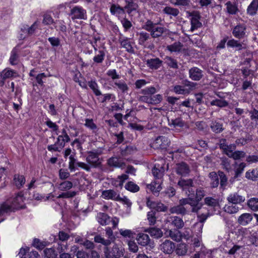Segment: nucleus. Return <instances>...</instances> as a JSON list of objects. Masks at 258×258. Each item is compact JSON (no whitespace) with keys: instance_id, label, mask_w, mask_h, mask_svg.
I'll list each match as a JSON object with an SVG mask.
<instances>
[{"instance_id":"7ed1b4c3","label":"nucleus","mask_w":258,"mask_h":258,"mask_svg":"<svg viewBox=\"0 0 258 258\" xmlns=\"http://www.w3.org/2000/svg\"><path fill=\"white\" fill-rule=\"evenodd\" d=\"M15 209H16V197L8 199L1 205L0 217L5 214L14 212Z\"/></svg>"},{"instance_id":"2f4dec72","label":"nucleus","mask_w":258,"mask_h":258,"mask_svg":"<svg viewBox=\"0 0 258 258\" xmlns=\"http://www.w3.org/2000/svg\"><path fill=\"white\" fill-rule=\"evenodd\" d=\"M147 186L154 194L158 193L162 189L160 181H154L148 184Z\"/></svg>"},{"instance_id":"2eb2a0df","label":"nucleus","mask_w":258,"mask_h":258,"mask_svg":"<svg viewBox=\"0 0 258 258\" xmlns=\"http://www.w3.org/2000/svg\"><path fill=\"white\" fill-rule=\"evenodd\" d=\"M110 10L112 15H115L118 18H123L125 16L124 10L118 5H112Z\"/></svg>"},{"instance_id":"680f3d73","label":"nucleus","mask_w":258,"mask_h":258,"mask_svg":"<svg viewBox=\"0 0 258 258\" xmlns=\"http://www.w3.org/2000/svg\"><path fill=\"white\" fill-rule=\"evenodd\" d=\"M245 153L242 151H235L231 157L234 160H239L244 158L245 156Z\"/></svg>"},{"instance_id":"774afa93","label":"nucleus","mask_w":258,"mask_h":258,"mask_svg":"<svg viewBox=\"0 0 258 258\" xmlns=\"http://www.w3.org/2000/svg\"><path fill=\"white\" fill-rule=\"evenodd\" d=\"M48 41L53 47H57L60 44V41L58 38L52 37L48 39Z\"/></svg>"},{"instance_id":"49530a36","label":"nucleus","mask_w":258,"mask_h":258,"mask_svg":"<svg viewBox=\"0 0 258 258\" xmlns=\"http://www.w3.org/2000/svg\"><path fill=\"white\" fill-rule=\"evenodd\" d=\"M170 211L172 213H176L178 214H185L186 213V209L180 204L179 206L171 208Z\"/></svg>"},{"instance_id":"c85d7f7f","label":"nucleus","mask_w":258,"mask_h":258,"mask_svg":"<svg viewBox=\"0 0 258 258\" xmlns=\"http://www.w3.org/2000/svg\"><path fill=\"white\" fill-rule=\"evenodd\" d=\"M128 178V175L126 174H122L118 176V177L113 182V184L116 187L121 188L124 182Z\"/></svg>"},{"instance_id":"f03ea898","label":"nucleus","mask_w":258,"mask_h":258,"mask_svg":"<svg viewBox=\"0 0 258 258\" xmlns=\"http://www.w3.org/2000/svg\"><path fill=\"white\" fill-rule=\"evenodd\" d=\"M168 168V164L166 163L164 159L157 161L154 164L152 169V173L156 179H160L162 177L165 170Z\"/></svg>"},{"instance_id":"4c0bfd02","label":"nucleus","mask_w":258,"mask_h":258,"mask_svg":"<svg viewBox=\"0 0 258 258\" xmlns=\"http://www.w3.org/2000/svg\"><path fill=\"white\" fill-rule=\"evenodd\" d=\"M98 155L97 153L94 152H90L87 157V162L92 165L97 164L98 161Z\"/></svg>"},{"instance_id":"6e6552de","label":"nucleus","mask_w":258,"mask_h":258,"mask_svg":"<svg viewBox=\"0 0 258 258\" xmlns=\"http://www.w3.org/2000/svg\"><path fill=\"white\" fill-rule=\"evenodd\" d=\"M169 140L165 137H158L153 143L155 148L166 149L169 144Z\"/></svg>"},{"instance_id":"338daca9","label":"nucleus","mask_w":258,"mask_h":258,"mask_svg":"<svg viewBox=\"0 0 258 258\" xmlns=\"http://www.w3.org/2000/svg\"><path fill=\"white\" fill-rule=\"evenodd\" d=\"M147 218L149 221L150 225H153L155 224L156 219L155 216V213L154 212H149L147 214Z\"/></svg>"},{"instance_id":"1a4fd4ad","label":"nucleus","mask_w":258,"mask_h":258,"mask_svg":"<svg viewBox=\"0 0 258 258\" xmlns=\"http://www.w3.org/2000/svg\"><path fill=\"white\" fill-rule=\"evenodd\" d=\"M174 169L176 173L180 176H185L188 174L189 168L184 162H181L176 164Z\"/></svg>"},{"instance_id":"13d9d810","label":"nucleus","mask_w":258,"mask_h":258,"mask_svg":"<svg viewBox=\"0 0 258 258\" xmlns=\"http://www.w3.org/2000/svg\"><path fill=\"white\" fill-rule=\"evenodd\" d=\"M98 53L94 57L93 60L96 63H101L104 60L105 54L102 50L99 51Z\"/></svg>"},{"instance_id":"e433bc0d","label":"nucleus","mask_w":258,"mask_h":258,"mask_svg":"<svg viewBox=\"0 0 258 258\" xmlns=\"http://www.w3.org/2000/svg\"><path fill=\"white\" fill-rule=\"evenodd\" d=\"M227 12L230 14H235L238 11L237 6L235 4L228 2L226 4Z\"/></svg>"},{"instance_id":"e2e57ef3","label":"nucleus","mask_w":258,"mask_h":258,"mask_svg":"<svg viewBox=\"0 0 258 258\" xmlns=\"http://www.w3.org/2000/svg\"><path fill=\"white\" fill-rule=\"evenodd\" d=\"M227 45L231 47H235L238 49H240L242 48V45L237 40L233 39L228 41Z\"/></svg>"},{"instance_id":"a18cd8bd","label":"nucleus","mask_w":258,"mask_h":258,"mask_svg":"<svg viewBox=\"0 0 258 258\" xmlns=\"http://www.w3.org/2000/svg\"><path fill=\"white\" fill-rule=\"evenodd\" d=\"M70 141V138L66 133H63L62 135L58 137L57 141L60 143L61 148L64 146L65 143Z\"/></svg>"},{"instance_id":"4d7b16f0","label":"nucleus","mask_w":258,"mask_h":258,"mask_svg":"<svg viewBox=\"0 0 258 258\" xmlns=\"http://www.w3.org/2000/svg\"><path fill=\"white\" fill-rule=\"evenodd\" d=\"M1 73V74H3L5 80L14 76V75L16 73L14 70H12L10 68H6Z\"/></svg>"},{"instance_id":"37998d69","label":"nucleus","mask_w":258,"mask_h":258,"mask_svg":"<svg viewBox=\"0 0 258 258\" xmlns=\"http://www.w3.org/2000/svg\"><path fill=\"white\" fill-rule=\"evenodd\" d=\"M45 258H56L57 253L54 249L50 248H46L44 250Z\"/></svg>"},{"instance_id":"79ce46f5","label":"nucleus","mask_w":258,"mask_h":258,"mask_svg":"<svg viewBox=\"0 0 258 258\" xmlns=\"http://www.w3.org/2000/svg\"><path fill=\"white\" fill-rule=\"evenodd\" d=\"M119 234L125 238H133L135 233L130 229H120L119 230Z\"/></svg>"},{"instance_id":"20e7f679","label":"nucleus","mask_w":258,"mask_h":258,"mask_svg":"<svg viewBox=\"0 0 258 258\" xmlns=\"http://www.w3.org/2000/svg\"><path fill=\"white\" fill-rule=\"evenodd\" d=\"M69 238L70 235L67 233L63 231L59 232L58 238L60 242L58 243L57 250L59 253L62 252L68 249V244L67 243H62V242L67 241Z\"/></svg>"},{"instance_id":"a211bd4d","label":"nucleus","mask_w":258,"mask_h":258,"mask_svg":"<svg viewBox=\"0 0 258 258\" xmlns=\"http://www.w3.org/2000/svg\"><path fill=\"white\" fill-rule=\"evenodd\" d=\"M136 239L138 244L143 246L148 245L150 242L149 236L145 233L138 234Z\"/></svg>"},{"instance_id":"f704fd0d","label":"nucleus","mask_w":258,"mask_h":258,"mask_svg":"<svg viewBox=\"0 0 258 258\" xmlns=\"http://www.w3.org/2000/svg\"><path fill=\"white\" fill-rule=\"evenodd\" d=\"M239 207L236 205L228 204L224 207V210L225 212L229 214H235L239 211Z\"/></svg>"},{"instance_id":"473e14b6","label":"nucleus","mask_w":258,"mask_h":258,"mask_svg":"<svg viewBox=\"0 0 258 258\" xmlns=\"http://www.w3.org/2000/svg\"><path fill=\"white\" fill-rule=\"evenodd\" d=\"M108 164L110 166L115 167H122L124 163L116 157L110 158L108 160Z\"/></svg>"},{"instance_id":"aec40b11","label":"nucleus","mask_w":258,"mask_h":258,"mask_svg":"<svg viewBox=\"0 0 258 258\" xmlns=\"http://www.w3.org/2000/svg\"><path fill=\"white\" fill-rule=\"evenodd\" d=\"M124 248L122 246H119L116 244L113 245L111 251H110L108 248V252H109L111 255L117 257L122 256L124 254Z\"/></svg>"},{"instance_id":"c03bdc74","label":"nucleus","mask_w":258,"mask_h":258,"mask_svg":"<svg viewBox=\"0 0 258 258\" xmlns=\"http://www.w3.org/2000/svg\"><path fill=\"white\" fill-rule=\"evenodd\" d=\"M94 50H97V47H103L104 44L101 42V38L99 36H95L93 38V41L91 42Z\"/></svg>"},{"instance_id":"5fc2aeb1","label":"nucleus","mask_w":258,"mask_h":258,"mask_svg":"<svg viewBox=\"0 0 258 258\" xmlns=\"http://www.w3.org/2000/svg\"><path fill=\"white\" fill-rule=\"evenodd\" d=\"M163 11L165 14L173 16H176L179 14V11L177 9L170 7H165Z\"/></svg>"},{"instance_id":"4be33fe9","label":"nucleus","mask_w":258,"mask_h":258,"mask_svg":"<svg viewBox=\"0 0 258 258\" xmlns=\"http://www.w3.org/2000/svg\"><path fill=\"white\" fill-rule=\"evenodd\" d=\"M145 232L149 233L152 237L158 238L162 236L163 232L160 228L152 227L146 229Z\"/></svg>"},{"instance_id":"a878e982","label":"nucleus","mask_w":258,"mask_h":258,"mask_svg":"<svg viewBox=\"0 0 258 258\" xmlns=\"http://www.w3.org/2000/svg\"><path fill=\"white\" fill-rule=\"evenodd\" d=\"M245 177L252 181L258 180V170L257 169H249L245 172Z\"/></svg>"},{"instance_id":"a19ab883","label":"nucleus","mask_w":258,"mask_h":258,"mask_svg":"<svg viewBox=\"0 0 258 258\" xmlns=\"http://www.w3.org/2000/svg\"><path fill=\"white\" fill-rule=\"evenodd\" d=\"M125 188L131 192H136L139 190V186L133 182L130 181L125 185Z\"/></svg>"},{"instance_id":"9b49d317","label":"nucleus","mask_w":258,"mask_h":258,"mask_svg":"<svg viewBox=\"0 0 258 258\" xmlns=\"http://www.w3.org/2000/svg\"><path fill=\"white\" fill-rule=\"evenodd\" d=\"M101 197L106 200H112L118 201L120 200V196L114 190L112 189H108L103 190L102 192Z\"/></svg>"},{"instance_id":"864d4df0","label":"nucleus","mask_w":258,"mask_h":258,"mask_svg":"<svg viewBox=\"0 0 258 258\" xmlns=\"http://www.w3.org/2000/svg\"><path fill=\"white\" fill-rule=\"evenodd\" d=\"M114 84L122 92H125L128 90V88L127 85L123 81H119L118 82H116Z\"/></svg>"},{"instance_id":"4468645a","label":"nucleus","mask_w":258,"mask_h":258,"mask_svg":"<svg viewBox=\"0 0 258 258\" xmlns=\"http://www.w3.org/2000/svg\"><path fill=\"white\" fill-rule=\"evenodd\" d=\"M167 222L171 223V225L176 227V229H180L184 226L183 220L177 216H170L167 220Z\"/></svg>"},{"instance_id":"7c9ffc66","label":"nucleus","mask_w":258,"mask_h":258,"mask_svg":"<svg viewBox=\"0 0 258 258\" xmlns=\"http://www.w3.org/2000/svg\"><path fill=\"white\" fill-rule=\"evenodd\" d=\"M98 222L102 225H105L109 223L110 222V218L108 216L103 213H99L97 216Z\"/></svg>"},{"instance_id":"f257e3e1","label":"nucleus","mask_w":258,"mask_h":258,"mask_svg":"<svg viewBox=\"0 0 258 258\" xmlns=\"http://www.w3.org/2000/svg\"><path fill=\"white\" fill-rule=\"evenodd\" d=\"M186 194L187 196V198L180 200L179 204L182 206L186 204L189 205L191 207L192 212L197 213L198 220L199 222L197 223L195 225V227H198V233H201L203 227V223L210 215L209 211L206 207H204L202 203L196 204V201L194 199L195 190H189V193L186 191Z\"/></svg>"},{"instance_id":"3c124183","label":"nucleus","mask_w":258,"mask_h":258,"mask_svg":"<svg viewBox=\"0 0 258 258\" xmlns=\"http://www.w3.org/2000/svg\"><path fill=\"white\" fill-rule=\"evenodd\" d=\"M205 196V191L202 188H199L197 189L196 194V204L200 203V201L203 199Z\"/></svg>"},{"instance_id":"6e6d98bb","label":"nucleus","mask_w":258,"mask_h":258,"mask_svg":"<svg viewBox=\"0 0 258 258\" xmlns=\"http://www.w3.org/2000/svg\"><path fill=\"white\" fill-rule=\"evenodd\" d=\"M164 31V29L161 27H157L153 28L152 30L151 35L153 37H157L162 35Z\"/></svg>"},{"instance_id":"9d476101","label":"nucleus","mask_w":258,"mask_h":258,"mask_svg":"<svg viewBox=\"0 0 258 258\" xmlns=\"http://www.w3.org/2000/svg\"><path fill=\"white\" fill-rule=\"evenodd\" d=\"M227 200L229 203L236 205L240 204L244 202L245 200V198L244 197L235 192L229 195L227 197Z\"/></svg>"},{"instance_id":"f3484780","label":"nucleus","mask_w":258,"mask_h":258,"mask_svg":"<svg viewBox=\"0 0 258 258\" xmlns=\"http://www.w3.org/2000/svg\"><path fill=\"white\" fill-rule=\"evenodd\" d=\"M167 48L171 52H181L184 50L183 45L180 42H176L169 45Z\"/></svg>"},{"instance_id":"423d86ee","label":"nucleus","mask_w":258,"mask_h":258,"mask_svg":"<svg viewBox=\"0 0 258 258\" xmlns=\"http://www.w3.org/2000/svg\"><path fill=\"white\" fill-rule=\"evenodd\" d=\"M86 11L81 7L76 6L73 8L71 11V15L73 19H86Z\"/></svg>"},{"instance_id":"c9c22d12","label":"nucleus","mask_w":258,"mask_h":258,"mask_svg":"<svg viewBox=\"0 0 258 258\" xmlns=\"http://www.w3.org/2000/svg\"><path fill=\"white\" fill-rule=\"evenodd\" d=\"M199 15H196L191 18V27L190 30L194 31L195 29L200 27L202 25L201 23L199 21Z\"/></svg>"},{"instance_id":"c756f323","label":"nucleus","mask_w":258,"mask_h":258,"mask_svg":"<svg viewBox=\"0 0 258 258\" xmlns=\"http://www.w3.org/2000/svg\"><path fill=\"white\" fill-rule=\"evenodd\" d=\"M38 26V22H35L29 28H25L23 30L24 34H21L20 38L23 39L28 34H32L35 30L37 29Z\"/></svg>"},{"instance_id":"603ef678","label":"nucleus","mask_w":258,"mask_h":258,"mask_svg":"<svg viewBox=\"0 0 258 258\" xmlns=\"http://www.w3.org/2000/svg\"><path fill=\"white\" fill-rule=\"evenodd\" d=\"M168 124L169 125L173 126L182 127L184 125V122L181 118H176L175 119L168 120Z\"/></svg>"},{"instance_id":"0e129e2a","label":"nucleus","mask_w":258,"mask_h":258,"mask_svg":"<svg viewBox=\"0 0 258 258\" xmlns=\"http://www.w3.org/2000/svg\"><path fill=\"white\" fill-rule=\"evenodd\" d=\"M89 86L97 96H99L101 94L100 91L98 89V85L95 81H91L89 82Z\"/></svg>"},{"instance_id":"052dcab7","label":"nucleus","mask_w":258,"mask_h":258,"mask_svg":"<svg viewBox=\"0 0 258 258\" xmlns=\"http://www.w3.org/2000/svg\"><path fill=\"white\" fill-rule=\"evenodd\" d=\"M187 252L186 245L185 244H179L176 249V253L180 255H184Z\"/></svg>"},{"instance_id":"de8ad7c7","label":"nucleus","mask_w":258,"mask_h":258,"mask_svg":"<svg viewBox=\"0 0 258 258\" xmlns=\"http://www.w3.org/2000/svg\"><path fill=\"white\" fill-rule=\"evenodd\" d=\"M209 177L211 179V186L213 187H217L219 184V179L216 173L215 172L210 173Z\"/></svg>"},{"instance_id":"39448f33","label":"nucleus","mask_w":258,"mask_h":258,"mask_svg":"<svg viewBox=\"0 0 258 258\" xmlns=\"http://www.w3.org/2000/svg\"><path fill=\"white\" fill-rule=\"evenodd\" d=\"M106 234L109 239H105L100 235H96L94 237V241L97 243H100L104 245L107 246L111 243V240L113 238V231L112 229L108 227L106 229Z\"/></svg>"},{"instance_id":"6ab92c4d","label":"nucleus","mask_w":258,"mask_h":258,"mask_svg":"<svg viewBox=\"0 0 258 258\" xmlns=\"http://www.w3.org/2000/svg\"><path fill=\"white\" fill-rule=\"evenodd\" d=\"M245 167L246 164L243 162L238 163L235 162L234 164L232 165L233 170L235 173V176L238 177L243 172Z\"/></svg>"},{"instance_id":"bf43d9fd","label":"nucleus","mask_w":258,"mask_h":258,"mask_svg":"<svg viewBox=\"0 0 258 258\" xmlns=\"http://www.w3.org/2000/svg\"><path fill=\"white\" fill-rule=\"evenodd\" d=\"M227 103L222 99L213 100L211 101V105L212 106L215 105L220 107H222L227 106Z\"/></svg>"},{"instance_id":"ddd939ff","label":"nucleus","mask_w":258,"mask_h":258,"mask_svg":"<svg viewBox=\"0 0 258 258\" xmlns=\"http://www.w3.org/2000/svg\"><path fill=\"white\" fill-rule=\"evenodd\" d=\"M246 27L244 25H238L236 26L232 31L233 36L237 38H243L245 35Z\"/></svg>"},{"instance_id":"58836bf2","label":"nucleus","mask_w":258,"mask_h":258,"mask_svg":"<svg viewBox=\"0 0 258 258\" xmlns=\"http://www.w3.org/2000/svg\"><path fill=\"white\" fill-rule=\"evenodd\" d=\"M205 202L209 206L215 209H219V205L217 200L210 197H207L205 199Z\"/></svg>"},{"instance_id":"393cba45","label":"nucleus","mask_w":258,"mask_h":258,"mask_svg":"<svg viewBox=\"0 0 258 258\" xmlns=\"http://www.w3.org/2000/svg\"><path fill=\"white\" fill-rule=\"evenodd\" d=\"M49 243V242L46 240H40L38 238H34L33 240L32 245L39 250H41L44 248Z\"/></svg>"},{"instance_id":"bb28decb","label":"nucleus","mask_w":258,"mask_h":258,"mask_svg":"<svg viewBox=\"0 0 258 258\" xmlns=\"http://www.w3.org/2000/svg\"><path fill=\"white\" fill-rule=\"evenodd\" d=\"M166 233L168 234L173 240L179 241L181 238V235L180 231L177 229L174 230H167Z\"/></svg>"},{"instance_id":"dca6fc26","label":"nucleus","mask_w":258,"mask_h":258,"mask_svg":"<svg viewBox=\"0 0 258 258\" xmlns=\"http://www.w3.org/2000/svg\"><path fill=\"white\" fill-rule=\"evenodd\" d=\"M178 185L182 189L189 193V190H194L192 186V181L191 179H181L178 182Z\"/></svg>"},{"instance_id":"f8f14e48","label":"nucleus","mask_w":258,"mask_h":258,"mask_svg":"<svg viewBox=\"0 0 258 258\" xmlns=\"http://www.w3.org/2000/svg\"><path fill=\"white\" fill-rule=\"evenodd\" d=\"M175 246L172 241L166 240L160 245V249L165 253H171L175 249Z\"/></svg>"},{"instance_id":"ea45409f","label":"nucleus","mask_w":258,"mask_h":258,"mask_svg":"<svg viewBox=\"0 0 258 258\" xmlns=\"http://www.w3.org/2000/svg\"><path fill=\"white\" fill-rule=\"evenodd\" d=\"M211 128L212 130L216 133H220L223 130L222 124L219 121H212L211 125Z\"/></svg>"},{"instance_id":"09e8293b","label":"nucleus","mask_w":258,"mask_h":258,"mask_svg":"<svg viewBox=\"0 0 258 258\" xmlns=\"http://www.w3.org/2000/svg\"><path fill=\"white\" fill-rule=\"evenodd\" d=\"M73 186V183L69 181H64L60 183L58 185V189L60 190L66 191L71 189Z\"/></svg>"},{"instance_id":"cd10ccee","label":"nucleus","mask_w":258,"mask_h":258,"mask_svg":"<svg viewBox=\"0 0 258 258\" xmlns=\"http://www.w3.org/2000/svg\"><path fill=\"white\" fill-rule=\"evenodd\" d=\"M162 61L157 58L148 59L147 64L151 69H157L161 65Z\"/></svg>"},{"instance_id":"72a5a7b5","label":"nucleus","mask_w":258,"mask_h":258,"mask_svg":"<svg viewBox=\"0 0 258 258\" xmlns=\"http://www.w3.org/2000/svg\"><path fill=\"white\" fill-rule=\"evenodd\" d=\"M247 206L253 211H258V199L252 198L247 201Z\"/></svg>"},{"instance_id":"b1692460","label":"nucleus","mask_w":258,"mask_h":258,"mask_svg":"<svg viewBox=\"0 0 258 258\" xmlns=\"http://www.w3.org/2000/svg\"><path fill=\"white\" fill-rule=\"evenodd\" d=\"M189 73L190 78L194 80H199L202 77L201 70L197 68L191 69L189 71Z\"/></svg>"},{"instance_id":"8fccbe9b","label":"nucleus","mask_w":258,"mask_h":258,"mask_svg":"<svg viewBox=\"0 0 258 258\" xmlns=\"http://www.w3.org/2000/svg\"><path fill=\"white\" fill-rule=\"evenodd\" d=\"M120 44L121 46L123 48H125L127 51L131 52L132 51L133 48L131 44L130 40L128 38H125L121 39L120 40Z\"/></svg>"},{"instance_id":"5701e85b","label":"nucleus","mask_w":258,"mask_h":258,"mask_svg":"<svg viewBox=\"0 0 258 258\" xmlns=\"http://www.w3.org/2000/svg\"><path fill=\"white\" fill-rule=\"evenodd\" d=\"M258 10V0H252L247 8V13L249 15H254Z\"/></svg>"},{"instance_id":"0eeeda50","label":"nucleus","mask_w":258,"mask_h":258,"mask_svg":"<svg viewBox=\"0 0 258 258\" xmlns=\"http://www.w3.org/2000/svg\"><path fill=\"white\" fill-rule=\"evenodd\" d=\"M226 142L225 140H221L220 142V147L225 154L231 158L235 151L236 146L234 144L227 145Z\"/></svg>"},{"instance_id":"69168bd1","label":"nucleus","mask_w":258,"mask_h":258,"mask_svg":"<svg viewBox=\"0 0 258 258\" xmlns=\"http://www.w3.org/2000/svg\"><path fill=\"white\" fill-rule=\"evenodd\" d=\"M129 250L136 253L138 251V246L136 243L133 240H129L127 243Z\"/></svg>"},{"instance_id":"412c9836","label":"nucleus","mask_w":258,"mask_h":258,"mask_svg":"<svg viewBox=\"0 0 258 258\" xmlns=\"http://www.w3.org/2000/svg\"><path fill=\"white\" fill-rule=\"evenodd\" d=\"M252 219V216L250 214L244 213L239 217L238 221L241 225H246L251 221Z\"/></svg>"}]
</instances>
